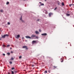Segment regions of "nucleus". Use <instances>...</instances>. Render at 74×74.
<instances>
[{
  "mask_svg": "<svg viewBox=\"0 0 74 74\" xmlns=\"http://www.w3.org/2000/svg\"><path fill=\"white\" fill-rule=\"evenodd\" d=\"M0 12H3V10L1 9V10H0Z\"/></svg>",
  "mask_w": 74,
  "mask_h": 74,
  "instance_id": "nucleus-11",
  "label": "nucleus"
},
{
  "mask_svg": "<svg viewBox=\"0 0 74 74\" xmlns=\"http://www.w3.org/2000/svg\"><path fill=\"white\" fill-rule=\"evenodd\" d=\"M8 4H9V2H8L6 4H7V5H8Z\"/></svg>",
  "mask_w": 74,
  "mask_h": 74,
  "instance_id": "nucleus-26",
  "label": "nucleus"
},
{
  "mask_svg": "<svg viewBox=\"0 0 74 74\" xmlns=\"http://www.w3.org/2000/svg\"><path fill=\"white\" fill-rule=\"evenodd\" d=\"M72 5V4L69 5V6H71Z\"/></svg>",
  "mask_w": 74,
  "mask_h": 74,
  "instance_id": "nucleus-35",
  "label": "nucleus"
},
{
  "mask_svg": "<svg viewBox=\"0 0 74 74\" xmlns=\"http://www.w3.org/2000/svg\"><path fill=\"white\" fill-rule=\"evenodd\" d=\"M14 72L15 73H16L17 72V71H15Z\"/></svg>",
  "mask_w": 74,
  "mask_h": 74,
  "instance_id": "nucleus-32",
  "label": "nucleus"
},
{
  "mask_svg": "<svg viewBox=\"0 0 74 74\" xmlns=\"http://www.w3.org/2000/svg\"><path fill=\"white\" fill-rule=\"evenodd\" d=\"M10 49H12V48L11 47V48H10Z\"/></svg>",
  "mask_w": 74,
  "mask_h": 74,
  "instance_id": "nucleus-40",
  "label": "nucleus"
},
{
  "mask_svg": "<svg viewBox=\"0 0 74 74\" xmlns=\"http://www.w3.org/2000/svg\"><path fill=\"white\" fill-rule=\"evenodd\" d=\"M37 42V41L36 40H33L32 42V44H34V43H36Z\"/></svg>",
  "mask_w": 74,
  "mask_h": 74,
  "instance_id": "nucleus-4",
  "label": "nucleus"
},
{
  "mask_svg": "<svg viewBox=\"0 0 74 74\" xmlns=\"http://www.w3.org/2000/svg\"><path fill=\"white\" fill-rule=\"evenodd\" d=\"M22 16H21V18H20V20H21V21H22V22H23V23H24V21H23L22 19Z\"/></svg>",
  "mask_w": 74,
  "mask_h": 74,
  "instance_id": "nucleus-8",
  "label": "nucleus"
},
{
  "mask_svg": "<svg viewBox=\"0 0 74 74\" xmlns=\"http://www.w3.org/2000/svg\"><path fill=\"white\" fill-rule=\"evenodd\" d=\"M36 37V35H32L31 36L32 38H34V37Z\"/></svg>",
  "mask_w": 74,
  "mask_h": 74,
  "instance_id": "nucleus-9",
  "label": "nucleus"
},
{
  "mask_svg": "<svg viewBox=\"0 0 74 74\" xmlns=\"http://www.w3.org/2000/svg\"><path fill=\"white\" fill-rule=\"evenodd\" d=\"M39 32H41V29H39Z\"/></svg>",
  "mask_w": 74,
  "mask_h": 74,
  "instance_id": "nucleus-25",
  "label": "nucleus"
},
{
  "mask_svg": "<svg viewBox=\"0 0 74 74\" xmlns=\"http://www.w3.org/2000/svg\"><path fill=\"white\" fill-rule=\"evenodd\" d=\"M3 46L4 47L5 46V45H3Z\"/></svg>",
  "mask_w": 74,
  "mask_h": 74,
  "instance_id": "nucleus-36",
  "label": "nucleus"
},
{
  "mask_svg": "<svg viewBox=\"0 0 74 74\" xmlns=\"http://www.w3.org/2000/svg\"><path fill=\"white\" fill-rule=\"evenodd\" d=\"M45 14H47L48 12H47V11H45Z\"/></svg>",
  "mask_w": 74,
  "mask_h": 74,
  "instance_id": "nucleus-14",
  "label": "nucleus"
},
{
  "mask_svg": "<svg viewBox=\"0 0 74 74\" xmlns=\"http://www.w3.org/2000/svg\"><path fill=\"white\" fill-rule=\"evenodd\" d=\"M45 1H47V0H45Z\"/></svg>",
  "mask_w": 74,
  "mask_h": 74,
  "instance_id": "nucleus-43",
  "label": "nucleus"
},
{
  "mask_svg": "<svg viewBox=\"0 0 74 74\" xmlns=\"http://www.w3.org/2000/svg\"><path fill=\"white\" fill-rule=\"evenodd\" d=\"M34 65L32 64V67H34Z\"/></svg>",
  "mask_w": 74,
  "mask_h": 74,
  "instance_id": "nucleus-29",
  "label": "nucleus"
},
{
  "mask_svg": "<svg viewBox=\"0 0 74 74\" xmlns=\"http://www.w3.org/2000/svg\"><path fill=\"white\" fill-rule=\"evenodd\" d=\"M42 36H47V33H44L43 34H42Z\"/></svg>",
  "mask_w": 74,
  "mask_h": 74,
  "instance_id": "nucleus-6",
  "label": "nucleus"
},
{
  "mask_svg": "<svg viewBox=\"0 0 74 74\" xmlns=\"http://www.w3.org/2000/svg\"><path fill=\"white\" fill-rule=\"evenodd\" d=\"M11 72L12 74H14V72L13 71H12Z\"/></svg>",
  "mask_w": 74,
  "mask_h": 74,
  "instance_id": "nucleus-17",
  "label": "nucleus"
},
{
  "mask_svg": "<svg viewBox=\"0 0 74 74\" xmlns=\"http://www.w3.org/2000/svg\"><path fill=\"white\" fill-rule=\"evenodd\" d=\"M54 68H55H55H56V66H54Z\"/></svg>",
  "mask_w": 74,
  "mask_h": 74,
  "instance_id": "nucleus-31",
  "label": "nucleus"
},
{
  "mask_svg": "<svg viewBox=\"0 0 74 74\" xmlns=\"http://www.w3.org/2000/svg\"><path fill=\"white\" fill-rule=\"evenodd\" d=\"M35 37L37 39H38V36H35Z\"/></svg>",
  "mask_w": 74,
  "mask_h": 74,
  "instance_id": "nucleus-20",
  "label": "nucleus"
},
{
  "mask_svg": "<svg viewBox=\"0 0 74 74\" xmlns=\"http://www.w3.org/2000/svg\"><path fill=\"white\" fill-rule=\"evenodd\" d=\"M9 63H10V64H12V62H11V61Z\"/></svg>",
  "mask_w": 74,
  "mask_h": 74,
  "instance_id": "nucleus-19",
  "label": "nucleus"
},
{
  "mask_svg": "<svg viewBox=\"0 0 74 74\" xmlns=\"http://www.w3.org/2000/svg\"><path fill=\"white\" fill-rule=\"evenodd\" d=\"M20 37V35H18L17 36V35H16L15 36V37L16 38H19V37Z\"/></svg>",
  "mask_w": 74,
  "mask_h": 74,
  "instance_id": "nucleus-3",
  "label": "nucleus"
},
{
  "mask_svg": "<svg viewBox=\"0 0 74 74\" xmlns=\"http://www.w3.org/2000/svg\"><path fill=\"white\" fill-rule=\"evenodd\" d=\"M14 59L13 58H12L11 59H10V60H13Z\"/></svg>",
  "mask_w": 74,
  "mask_h": 74,
  "instance_id": "nucleus-12",
  "label": "nucleus"
},
{
  "mask_svg": "<svg viewBox=\"0 0 74 74\" xmlns=\"http://www.w3.org/2000/svg\"><path fill=\"white\" fill-rule=\"evenodd\" d=\"M7 54H8V55H10V53H8Z\"/></svg>",
  "mask_w": 74,
  "mask_h": 74,
  "instance_id": "nucleus-24",
  "label": "nucleus"
},
{
  "mask_svg": "<svg viewBox=\"0 0 74 74\" xmlns=\"http://www.w3.org/2000/svg\"><path fill=\"white\" fill-rule=\"evenodd\" d=\"M44 5V3H42V4H40V5Z\"/></svg>",
  "mask_w": 74,
  "mask_h": 74,
  "instance_id": "nucleus-27",
  "label": "nucleus"
},
{
  "mask_svg": "<svg viewBox=\"0 0 74 74\" xmlns=\"http://www.w3.org/2000/svg\"><path fill=\"white\" fill-rule=\"evenodd\" d=\"M25 37L27 38H30V39H31V37L29 36H25Z\"/></svg>",
  "mask_w": 74,
  "mask_h": 74,
  "instance_id": "nucleus-7",
  "label": "nucleus"
},
{
  "mask_svg": "<svg viewBox=\"0 0 74 74\" xmlns=\"http://www.w3.org/2000/svg\"><path fill=\"white\" fill-rule=\"evenodd\" d=\"M24 1H25L26 0H23Z\"/></svg>",
  "mask_w": 74,
  "mask_h": 74,
  "instance_id": "nucleus-42",
  "label": "nucleus"
},
{
  "mask_svg": "<svg viewBox=\"0 0 74 74\" xmlns=\"http://www.w3.org/2000/svg\"><path fill=\"white\" fill-rule=\"evenodd\" d=\"M39 3L40 4H42V3L41 2H39Z\"/></svg>",
  "mask_w": 74,
  "mask_h": 74,
  "instance_id": "nucleus-37",
  "label": "nucleus"
},
{
  "mask_svg": "<svg viewBox=\"0 0 74 74\" xmlns=\"http://www.w3.org/2000/svg\"><path fill=\"white\" fill-rule=\"evenodd\" d=\"M57 9V7H56L54 9V10H56Z\"/></svg>",
  "mask_w": 74,
  "mask_h": 74,
  "instance_id": "nucleus-30",
  "label": "nucleus"
},
{
  "mask_svg": "<svg viewBox=\"0 0 74 74\" xmlns=\"http://www.w3.org/2000/svg\"><path fill=\"white\" fill-rule=\"evenodd\" d=\"M10 46H11L10 45H8L7 46V47H10Z\"/></svg>",
  "mask_w": 74,
  "mask_h": 74,
  "instance_id": "nucleus-23",
  "label": "nucleus"
},
{
  "mask_svg": "<svg viewBox=\"0 0 74 74\" xmlns=\"http://www.w3.org/2000/svg\"><path fill=\"white\" fill-rule=\"evenodd\" d=\"M53 14L52 12H50L49 14V17H51V15H53Z\"/></svg>",
  "mask_w": 74,
  "mask_h": 74,
  "instance_id": "nucleus-1",
  "label": "nucleus"
},
{
  "mask_svg": "<svg viewBox=\"0 0 74 74\" xmlns=\"http://www.w3.org/2000/svg\"><path fill=\"white\" fill-rule=\"evenodd\" d=\"M3 56H5V54H3Z\"/></svg>",
  "mask_w": 74,
  "mask_h": 74,
  "instance_id": "nucleus-33",
  "label": "nucleus"
},
{
  "mask_svg": "<svg viewBox=\"0 0 74 74\" xmlns=\"http://www.w3.org/2000/svg\"><path fill=\"white\" fill-rule=\"evenodd\" d=\"M61 60H62L61 61V62H63V59H62V58H61Z\"/></svg>",
  "mask_w": 74,
  "mask_h": 74,
  "instance_id": "nucleus-13",
  "label": "nucleus"
},
{
  "mask_svg": "<svg viewBox=\"0 0 74 74\" xmlns=\"http://www.w3.org/2000/svg\"><path fill=\"white\" fill-rule=\"evenodd\" d=\"M44 73H47V71H45Z\"/></svg>",
  "mask_w": 74,
  "mask_h": 74,
  "instance_id": "nucleus-22",
  "label": "nucleus"
},
{
  "mask_svg": "<svg viewBox=\"0 0 74 74\" xmlns=\"http://www.w3.org/2000/svg\"><path fill=\"white\" fill-rule=\"evenodd\" d=\"M67 16H70V14H66Z\"/></svg>",
  "mask_w": 74,
  "mask_h": 74,
  "instance_id": "nucleus-16",
  "label": "nucleus"
},
{
  "mask_svg": "<svg viewBox=\"0 0 74 74\" xmlns=\"http://www.w3.org/2000/svg\"><path fill=\"white\" fill-rule=\"evenodd\" d=\"M22 39H24V38L23 37V38H22Z\"/></svg>",
  "mask_w": 74,
  "mask_h": 74,
  "instance_id": "nucleus-41",
  "label": "nucleus"
},
{
  "mask_svg": "<svg viewBox=\"0 0 74 74\" xmlns=\"http://www.w3.org/2000/svg\"><path fill=\"white\" fill-rule=\"evenodd\" d=\"M1 40V38H0V40Z\"/></svg>",
  "mask_w": 74,
  "mask_h": 74,
  "instance_id": "nucleus-39",
  "label": "nucleus"
},
{
  "mask_svg": "<svg viewBox=\"0 0 74 74\" xmlns=\"http://www.w3.org/2000/svg\"><path fill=\"white\" fill-rule=\"evenodd\" d=\"M25 49H28V48L27 47V46H23V48H25Z\"/></svg>",
  "mask_w": 74,
  "mask_h": 74,
  "instance_id": "nucleus-5",
  "label": "nucleus"
},
{
  "mask_svg": "<svg viewBox=\"0 0 74 74\" xmlns=\"http://www.w3.org/2000/svg\"><path fill=\"white\" fill-rule=\"evenodd\" d=\"M11 53H13V52H12V51H11Z\"/></svg>",
  "mask_w": 74,
  "mask_h": 74,
  "instance_id": "nucleus-38",
  "label": "nucleus"
},
{
  "mask_svg": "<svg viewBox=\"0 0 74 74\" xmlns=\"http://www.w3.org/2000/svg\"><path fill=\"white\" fill-rule=\"evenodd\" d=\"M64 4L63 2L62 3V6H64Z\"/></svg>",
  "mask_w": 74,
  "mask_h": 74,
  "instance_id": "nucleus-15",
  "label": "nucleus"
},
{
  "mask_svg": "<svg viewBox=\"0 0 74 74\" xmlns=\"http://www.w3.org/2000/svg\"><path fill=\"white\" fill-rule=\"evenodd\" d=\"M8 25H10V22H8Z\"/></svg>",
  "mask_w": 74,
  "mask_h": 74,
  "instance_id": "nucleus-21",
  "label": "nucleus"
},
{
  "mask_svg": "<svg viewBox=\"0 0 74 74\" xmlns=\"http://www.w3.org/2000/svg\"><path fill=\"white\" fill-rule=\"evenodd\" d=\"M35 33H36V34H38V33H39V32H38L37 31H36L35 32Z\"/></svg>",
  "mask_w": 74,
  "mask_h": 74,
  "instance_id": "nucleus-10",
  "label": "nucleus"
},
{
  "mask_svg": "<svg viewBox=\"0 0 74 74\" xmlns=\"http://www.w3.org/2000/svg\"><path fill=\"white\" fill-rule=\"evenodd\" d=\"M22 58V56H20L19 57V59H21Z\"/></svg>",
  "mask_w": 74,
  "mask_h": 74,
  "instance_id": "nucleus-18",
  "label": "nucleus"
},
{
  "mask_svg": "<svg viewBox=\"0 0 74 74\" xmlns=\"http://www.w3.org/2000/svg\"><path fill=\"white\" fill-rule=\"evenodd\" d=\"M14 69H15V68H12V70H14Z\"/></svg>",
  "mask_w": 74,
  "mask_h": 74,
  "instance_id": "nucleus-28",
  "label": "nucleus"
},
{
  "mask_svg": "<svg viewBox=\"0 0 74 74\" xmlns=\"http://www.w3.org/2000/svg\"><path fill=\"white\" fill-rule=\"evenodd\" d=\"M37 21H40V19H38L37 20Z\"/></svg>",
  "mask_w": 74,
  "mask_h": 74,
  "instance_id": "nucleus-34",
  "label": "nucleus"
},
{
  "mask_svg": "<svg viewBox=\"0 0 74 74\" xmlns=\"http://www.w3.org/2000/svg\"><path fill=\"white\" fill-rule=\"evenodd\" d=\"M5 36H7V37H8V34L4 35L3 36H2V38H5Z\"/></svg>",
  "mask_w": 74,
  "mask_h": 74,
  "instance_id": "nucleus-2",
  "label": "nucleus"
}]
</instances>
